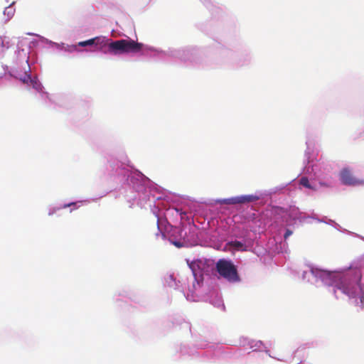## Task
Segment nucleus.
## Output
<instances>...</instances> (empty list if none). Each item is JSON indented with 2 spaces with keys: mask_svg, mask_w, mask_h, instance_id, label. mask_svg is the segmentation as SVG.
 <instances>
[{
  "mask_svg": "<svg viewBox=\"0 0 364 364\" xmlns=\"http://www.w3.org/2000/svg\"><path fill=\"white\" fill-rule=\"evenodd\" d=\"M109 40L104 37H96L85 41L78 43V46L85 47L87 46H95V50L108 52L112 54H120L125 53H138L143 44L135 42L133 40L122 39L115 41L109 42Z\"/></svg>",
  "mask_w": 364,
  "mask_h": 364,
  "instance_id": "nucleus-1",
  "label": "nucleus"
},
{
  "mask_svg": "<svg viewBox=\"0 0 364 364\" xmlns=\"http://www.w3.org/2000/svg\"><path fill=\"white\" fill-rule=\"evenodd\" d=\"M215 269L219 275L227 281L230 282L240 281L237 268L231 261L220 259L216 262Z\"/></svg>",
  "mask_w": 364,
  "mask_h": 364,
  "instance_id": "nucleus-2",
  "label": "nucleus"
},
{
  "mask_svg": "<svg viewBox=\"0 0 364 364\" xmlns=\"http://www.w3.org/2000/svg\"><path fill=\"white\" fill-rule=\"evenodd\" d=\"M338 289L349 297H355L360 294V301L364 305V284L360 282H351L347 278H344L338 285Z\"/></svg>",
  "mask_w": 364,
  "mask_h": 364,
  "instance_id": "nucleus-3",
  "label": "nucleus"
},
{
  "mask_svg": "<svg viewBox=\"0 0 364 364\" xmlns=\"http://www.w3.org/2000/svg\"><path fill=\"white\" fill-rule=\"evenodd\" d=\"M258 199L257 196L253 195L248 196H240L236 197H232L229 198H224L220 200L218 202L220 204L225 205H235V204H243L250 203Z\"/></svg>",
  "mask_w": 364,
  "mask_h": 364,
  "instance_id": "nucleus-4",
  "label": "nucleus"
},
{
  "mask_svg": "<svg viewBox=\"0 0 364 364\" xmlns=\"http://www.w3.org/2000/svg\"><path fill=\"white\" fill-rule=\"evenodd\" d=\"M341 182L347 186L364 185V180L357 179L348 168H343L340 173Z\"/></svg>",
  "mask_w": 364,
  "mask_h": 364,
  "instance_id": "nucleus-5",
  "label": "nucleus"
},
{
  "mask_svg": "<svg viewBox=\"0 0 364 364\" xmlns=\"http://www.w3.org/2000/svg\"><path fill=\"white\" fill-rule=\"evenodd\" d=\"M15 9L12 4L5 8L4 15L6 16L5 21H9L14 15Z\"/></svg>",
  "mask_w": 364,
  "mask_h": 364,
  "instance_id": "nucleus-6",
  "label": "nucleus"
},
{
  "mask_svg": "<svg viewBox=\"0 0 364 364\" xmlns=\"http://www.w3.org/2000/svg\"><path fill=\"white\" fill-rule=\"evenodd\" d=\"M0 44L3 49H8L10 48V40L7 36H0Z\"/></svg>",
  "mask_w": 364,
  "mask_h": 364,
  "instance_id": "nucleus-7",
  "label": "nucleus"
},
{
  "mask_svg": "<svg viewBox=\"0 0 364 364\" xmlns=\"http://www.w3.org/2000/svg\"><path fill=\"white\" fill-rule=\"evenodd\" d=\"M299 183L305 188L314 190L307 177H301L299 180Z\"/></svg>",
  "mask_w": 364,
  "mask_h": 364,
  "instance_id": "nucleus-8",
  "label": "nucleus"
},
{
  "mask_svg": "<svg viewBox=\"0 0 364 364\" xmlns=\"http://www.w3.org/2000/svg\"><path fill=\"white\" fill-rule=\"evenodd\" d=\"M230 245L237 250H240L244 247V244L242 242L237 240L231 242Z\"/></svg>",
  "mask_w": 364,
  "mask_h": 364,
  "instance_id": "nucleus-9",
  "label": "nucleus"
},
{
  "mask_svg": "<svg viewBox=\"0 0 364 364\" xmlns=\"http://www.w3.org/2000/svg\"><path fill=\"white\" fill-rule=\"evenodd\" d=\"M293 232L289 229H287L284 235V240H287L290 235H291Z\"/></svg>",
  "mask_w": 364,
  "mask_h": 364,
  "instance_id": "nucleus-10",
  "label": "nucleus"
},
{
  "mask_svg": "<svg viewBox=\"0 0 364 364\" xmlns=\"http://www.w3.org/2000/svg\"><path fill=\"white\" fill-rule=\"evenodd\" d=\"M189 267H190V268L191 269V270L193 272V276L195 277H196V269H195V264L191 263V264H189Z\"/></svg>",
  "mask_w": 364,
  "mask_h": 364,
  "instance_id": "nucleus-11",
  "label": "nucleus"
},
{
  "mask_svg": "<svg viewBox=\"0 0 364 364\" xmlns=\"http://www.w3.org/2000/svg\"><path fill=\"white\" fill-rule=\"evenodd\" d=\"M28 80H31V77H30L29 75H27V76H26V77H25L23 79H22V81H23V82H28Z\"/></svg>",
  "mask_w": 364,
  "mask_h": 364,
  "instance_id": "nucleus-12",
  "label": "nucleus"
},
{
  "mask_svg": "<svg viewBox=\"0 0 364 364\" xmlns=\"http://www.w3.org/2000/svg\"><path fill=\"white\" fill-rule=\"evenodd\" d=\"M73 205H75V203H69V204H65V205L63 206V208H65L69 207V206Z\"/></svg>",
  "mask_w": 364,
  "mask_h": 364,
  "instance_id": "nucleus-13",
  "label": "nucleus"
}]
</instances>
